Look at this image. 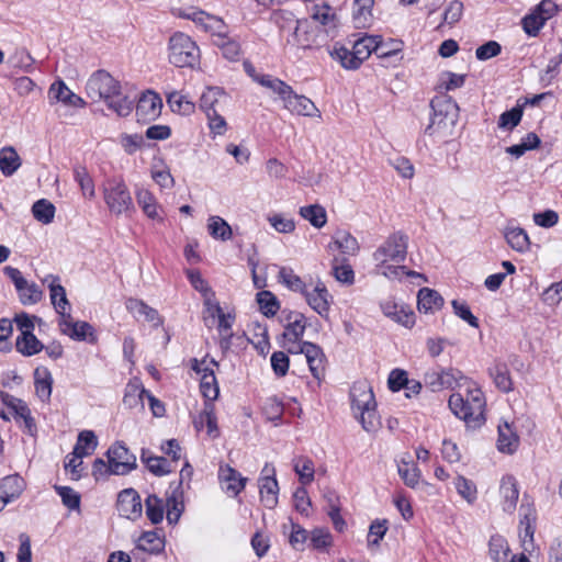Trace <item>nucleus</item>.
Instances as JSON below:
<instances>
[{"label": "nucleus", "mask_w": 562, "mask_h": 562, "mask_svg": "<svg viewBox=\"0 0 562 562\" xmlns=\"http://www.w3.org/2000/svg\"><path fill=\"white\" fill-rule=\"evenodd\" d=\"M463 390L453 392L448 401L452 414L469 428H479L485 423V396L474 381L461 382Z\"/></svg>", "instance_id": "1"}, {"label": "nucleus", "mask_w": 562, "mask_h": 562, "mask_svg": "<svg viewBox=\"0 0 562 562\" xmlns=\"http://www.w3.org/2000/svg\"><path fill=\"white\" fill-rule=\"evenodd\" d=\"M86 91L91 100H103L119 116H127L133 110V100L122 94L121 83L104 70L95 71L88 79Z\"/></svg>", "instance_id": "2"}, {"label": "nucleus", "mask_w": 562, "mask_h": 562, "mask_svg": "<svg viewBox=\"0 0 562 562\" xmlns=\"http://www.w3.org/2000/svg\"><path fill=\"white\" fill-rule=\"evenodd\" d=\"M407 248V235L402 232L391 234L373 252L375 272L387 279H401Z\"/></svg>", "instance_id": "3"}, {"label": "nucleus", "mask_w": 562, "mask_h": 562, "mask_svg": "<svg viewBox=\"0 0 562 562\" xmlns=\"http://www.w3.org/2000/svg\"><path fill=\"white\" fill-rule=\"evenodd\" d=\"M432 114L425 134L439 140L450 137L459 117L458 104L448 95L435 97L430 102Z\"/></svg>", "instance_id": "4"}, {"label": "nucleus", "mask_w": 562, "mask_h": 562, "mask_svg": "<svg viewBox=\"0 0 562 562\" xmlns=\"http://www.w3.org/2000/svg\"><path fill=\"white\" fill-rule=\"evenodd\" d=\"M351 408L362 428L372 432L380 427L374 394L367 382H357L350 390Z\"/></svg>", "instance_id": "5"}, {"label": "nucleus", "mask_w": 562, "mask_h": 562, "mask_svg": "<svg viewBox=\"0 0 562 562\" xmlns=\"http://www.w3.org/2000/svg\"><path fill=\"white\" fill-rule=\"evenodd\" d=\"M199 59V46L189 35L176 32L169 37L168 60L171 65L179 68L194 67Z\"/></svg>", "instance_id": "6"}, {"label": "nucleus", "mask_w": 562, "mask_h": 562, "mask_svg": "<svg viewBox=\"0 0 562 562\" xmlns=\"http://www.w3.org/2000/svg\"><path fill=\"white\" fill-rule=\"evenodd\" d=\"M103 199L111 213L116 215L133 209V200L125 181L121 177L108 179L102 186Z\"/></svg>", "instance_id": "7"}, {"label": "nucleus", "mask_w": 562, "mask_h": 562, "mask_svg": "<svg viewBox=\"0 0 562 562\" xmlns=\"http://www.w3.org/2000/svg\"><path fill=\"white\" fill-rule=\"evenodd\" d=\"M301 294L314 312L323 318L328 317L333 296L326 284L319 278H310L306 288Z\"/></svg>", "instance_id": "8"}, {"label": "nucleus", "mask_w": 562, "mask_h": 562, "mask_svg": "<svg viewBox=\"0 0 562 562\" xmlns=\"http://www.w3.org/2000/svg\"><path fill=\"white\" fill-rule=\"evenodd\" d=\"M4 273L13 282L19 294L20 302L23 305H34L42 300L43 291L41 288L34 282H29L18 268L7 266L4 268Z\"/></svg>", "instance_id": "9"}, {"label": "nucleus", "mask_w": 562, "mask_h": 562, "mask_svg": "<svg viewBox=\"0 0 562 562\" xmlns=\"http://www.w3.org/2000/svg\"><path fill=\"white\" fill-rule=\"evenodd\" d=\"M3 405L10 409V414L22 430L30 436H34L37 431L36 423L32 416L31 409L20 398L9 394H1Z\"/></svg>", "instance_id": "10"}, {"label": "nucleus", "mask_w": 562, "mask_h": 562, "mask_svg": "<svg viewBox=\"0 0 562 562\" xmlns=\"http://www.w3.org/2000/svg\"><path fill=\"white\" fill-rule=\"evenodd\" d=\"M520 495V486L513 474H504L499 479L497 488V502L502 512L514 515Z\"/></svg>", "instance_id": "11"}, {"label": "nucleus", "mask_w": 562, "mask_h": 562, "mask_svg": "<svg viewBox=\"0 0 562 562\" xmlns=\"http://www.w3.org/2000/svg\"><path fill=\"white\" fill-rule=\"evenodd\" d=\"M108 459L110 472L115 475H125L136 468V457L120 442L110 447Z\"/></svg>", "instance_id": "12"}, {"label": "nucleus", "mask_w": 562, "mask_h": 562, "mask_svg": "<svg viewBox=\"0 0 562 562\" xmlns=\"http://www.w3.org/2000/svg\"><path fill=\"white\" fill-rule=\"evenodd\" d=\"M260 501L267 508H274L278 505L279 484L276 479L273 465L266 463L259 477Z\"/></svg>", "instance_id": "13"}, {"label": "nucleus", "mask_w": 562, "mask_h": 562, "mask_svg": "<svg viewBox=\"0 0 562 562\" xmlns=\"http://www.w3.org/2000/svg\"><path fill=\"white\" fill-rule=\"evenodd\" d=\"M558 10L553 0H542L535 11L522 20L524 30L528 35L536 36L544 23L551 19Z\"/></svg>", "instance_id": "14"}, {"label": "nucleus", "mask_w": 562, "mask_h": 562, "mask_svg": "<svg viewBox=\"0 0 562 562\" xmlns=\"http://www.w3.org/2000/svg\"><path fill=\"white\" fill-rule=\"evenodd\" d=\"M218 482L222 490L231 497H236L246 486L247 477L228 464L218 468Z\"/></svg>", "instance_id": "15"}, {"label": "nucleus", "mask_w": 562, "mask_h": 562, "mask_svg": "<svg viewBox=\"0 0 562 562\" xmlns=\"http://www.w3.org/2000/svg\"><path fill=\"white\" fill-rule=\"evenodd\" d=\"M317 37V30L312 25L307 19L296 20L295 27L288 38V44L301 48H311Z\"/></svg>", "instance_id": "16"}, {"label": "nucleus", "mask_w": 562, "mask_h": 562, "mask_svg": "<svg viewBox=\"0 0 562 562\" xmlns=\"http://www.w3.org/2000/svg\"><path fill=\"white\" fill-rule=\"evenodd\" d=\"M381 310L386 317L406 328H412L415 325L413 310L403 302L386 300L381 304Z\"/></svg>", "instance_id": "17"}, {"label": "nucleus", "mask_w": 562, "mask_h": 562, "mask_svg": "<svg viewBox=\"0 0 562 562\" xmlns=\"http://www.w3.org/2000/svg\"><path fill=\"white\" fill-rule=\"evenodd\" d=\"M283 108L295 115L317 119L322 116L321 111L310 98L297 94L294 90L285 100Z\"/></svg>", "instance_id": "18"}, {"label": "nucleus", "mask_w": 562, "mask_h": 562, "mask_svg": "<svg viewBox=\"0 0 562 562\" xmlns=\"http://www.w3.org/2000/svg\"><path fill=\"white\" fill-rule=\"evenodd\" d=\"M142 501L135 490L126 488L119 494L117 512L122 517L135 520L142 515Z\"/></svg>", "instance_id": "19"}, {"label": "nucleus", "mask_w": 562, "mask_h": 562, "mask_svg": "<svg viewBox=\"0 0 562 562\" xmlns=\"http://www.w3.org/2000/svg\"><path fill=\"white\" fill-rule=\"evenodd\" d=\"M58 325L61 333L74 340H95L93 327L87 322H74L70 313L60 318Z\"/></svg>", "instance_id": "20"}, {"label": "nucleus", "mask_w": 562, "mask_h": 562, "mask_svg": "<svg viewBox=\"0 0 562 562\" xmlns=\"http://www.w3.org/2000/svg\"><path fill=\"white\" fill-rule=\"evenodd\" d=\"M162 108L160 97L153 92L147 91L143 93L136 105V115L138 120L153 121L159 116Z\"/></svg>", "instance_id": "21"}, {"label": "nucleus", "mask_w": 562, "mask_h": 562, "mask_svg": "<svg viewBox=\"0 0 562 562\" xmlns=\"http://www.w3.org/2000/svg\"><path fill=\"white\" fill-rule=\"evenodd\" d=\"M308 12L311 19L314 22L321 24L326 30V32L336 29L338 25V15L336 9L325 1L314 3L308 9Z\"/></svg>", "instance_id": "22"}, {"label": "nucleus", "mask_w": 562, "mask_h": 562, "mask_svg": "<svg viewBox=\"0 0 562 562\" xmlns=\"http://www.w3.org/2000/svg\"><path fill=\"white\" fill-rule=\"evenodd\" d=\"M352 49L360 66L373 52H380V56H386L389 54L387 52L382 50L381 37L378 35H364L360 37L355 42Z\"/></svg>", "instance_id": "23"}, {"label": "nucleus", "mask_w": 562, "mask_h": 562, "mask_svg": "<svg viewBox=\"0 0 562 562\" xmlns=\"http://www.w3.org/2000/svg\"><path fill=\"white\" fill-rule=\"evenodd\" d=\"M228 100L225 91L220 87H207L200 98V109L209 114L210 112H223Z\"/></svg>", "instance_id": "24"}, {"label": "nucleus", "mask_w": 562, "mask_h": 562, "mask_svg": "<svg viewBox=\"0 0 562 562\" xmlns=\"http://www.w3.org/2000/svg\"><path fill=\"white\" fill-rule=\"evenodd\" d=\"M196 430L206 429V435L212 438L220 437V429L217 426V417L215 414L214 403L205 402L203 409L198 414L193 420Z\"/></svg>", "instance_id": "25"}, {"label": "nucleus", "mask_w": 562, "mask_h": 562, "mask_svg": "<svg viewBox=\"0 0 562 562\" xmlns=\"http://www.w3.org/2000/svg\"><path fill=\"white\" fill-rule=\"evenodd\" d=\"M48 98L50 101L61 102L74 108H83L86 105L85 100L74 93L63 80H57L50 85Z\"/></svg>", "instance_id": "26"}, {"label": "nucleus", "mask_w": 562, "mask_h": 562, "mask_svg": "<svg viewBox=\"0 0 562 562\" xmlns=\"http://www.w3.org/2000/svg\"><path fill=\"white\" fill-rule=\"evenodd\" d=\"M135 196L138 206L148 218L162 221L161 206L153 192L146 188L136 187Z\"/></svg>", "instance_id": "27"}, {"label": "nucleus", "mask_w": 562, "mask_h": 562, "mask_svg": "<svg viewBox=\"0 0 562 562\" xmlns=\"http://www.w3.org/2000/svg\"><path fill=\"white\" fill-rule=\"evenodd\" d=\"M328 249L331 251L338 250L342 255L355 256L358 254L360 247L356 237L348 231L338 229L334 233Z\"/></svg>", "instance_id": "28"}, {"label": "nucleus", "mask_w": 562, "mask_h": 562, "mask_svg": "<svg viewBox=\"0 0 562 562\" xmlns=\"http://www.w3.org/2000/svg\"><path fill=\"white\" fill-rule=\"evenodd\" d=\"M375 0H353L352 23L357 29H366L373 23L372 9Z\"/></svg>", "instance_id": "29"}, {"label": "nucleus", "mask_w": 562, "mask_h": 562, "mask_svg": "<svg viewBox=\"0 0 562 562\" xmlns=\"http://www.w3.org/2000/svg\"><path fill=\"white\" fill-rule=\"evenodd\" d=\"M147 393L138 380L130 381L125 386L123 405L130 409L143 411Z\"/></svg>", "instance_id": "30"}, {"label": "nucleus", "mask_w": 562, "mask_h": 562, "mask_svg": "<svg viewBox=\"0 0 562 562\" xmlns=\"http://www.w3.org/2000/svg\"><path fill=\"white\" fill-rule=\"evenodd\" d=\"M24 488L25 482L18 474L8 475L0 480V496L5 505L20 497Z\"/></svg>", "instance_id": "31"}, {"label": "nucleus", "mask_w": 562, "mask_h": 562, "mask_svg": "<svg viewBox=\"0 0 562 562\" xmlns=\"http://www.w3.org/2000/svg\"><path fill=\"white\" fill-rule=\"evenodd\" d=\"M519 445V437L507 422L498 425L497 448L503 453H514Z\"/></svg>", "instance_id": "32"}, {"label": "nucleus", "mask_w": 562, "mask_h": 562, "mask_svg": "<svg viewBox=\"0 0 562 562\" xmlns=\"http://www.w3.org/2000/svg\"><path fill=\"white\" fill-rule=\"evenodd\" d=\"M194 23L200 26L203 31L209 32L218 37H226L227 26L224 21L215 15L201 11L198 19H194Z\"/></svg>", "instance_id": "33"}, {"label": "nucleus", "mask_w": 562, "mask_h": 562, "mask_svg": "<svg viewBox=\"0 0 562 562\" xmlns=\"http://www.w3.org/2000/svg\"><path fill=\"white\" fill-rule=\"evenodd\" d=\"M303 355L313 376L319 379L324 371V353L322 349L313 342L305 341L303 347Z\"/></svg>", "instance_id": "34"}, {"label": "nucleus", "mask_w": 562, "mask_h": 562, "mask_svg": "<svg viewBox=\"0 0 562 562\" xmlns=\"http://www.w3.org/2000/svg\"><path fill=\"white\" fill-rule=\"evenodd\" d=\"M35 394L42 402H47L52 395L53 376L47 368H36L34 371Z\"/></svg>", "instance_id": "35"}, {"label": "nucleus", "mask_w": 562, "mask_h": 562, "mask_svg": "<svg viewBox=\"0 0 562 562\" xmlns=\"http://www.w3.org/2000/svg\"><path fill=\"white\" fill-rule=\"evenodd\" d=\"M126 308L136 317H144L145 321L153 324V326L157 327L161 325L162 321L158 314V312L145 304L143 301L137 299H128L126 301Z\"/></svg>", "instance_id": "36"}, {"label": "nucleus", "mask_w": 562, "mask_h": 562, "mask_svg": "<svg viewBox=\"0 0 562 562\" xmlns=\"http://www.w3.org/2000/svg\"><path fill=\"white\" fill-rule=\"evenodd\" d=\"M288 321L289 323L283 331V341L295 342L296 340H300L305 333V316L301 313H291Z\"/></svg>", "instance_id": "37"}, {"label": "nucleus", "mask_w": 562, "mask_h": 562, "mask_svg": "<svg viewBox=\"0 0 562 562\" xmlns=\"http://www.w3.org/2000/svg\"><path fill=\"white\" fill-rule=\"evenodd\" d=\"M258 85L268 89L271 93L276 94L278 99L284 104L285 100L289 98L290 93H292V87L289 86L283 80L273 77L272 75H267L266 77L258 78Z\"/></svg>", "instance_id": "38"}, {"label": "nucleus", "mask_w": 562, "mask_h": 562, "mask_svg": "<svg viewBox=\"0 0 562 562\" xmlns=\"http://www.w3.org/2000/svg\"><path fill=\"white\" fill-rule=\"evenodd\" d=\"M136 548L150 554H158L165 548V540L157 531H145L137 539Z\"/></svg>", "instance_id": "39"}, {"label": "nucleus", "mask_w": 562, "mask_h": 562, "mask_svg": "<svg viewBox=\"0 0 562 562\" xmlns=\"http://www.w3.org/2000/svg\"><path fill=\"white\" fill-rule=\"evenodd\" d=\"M278 281L288 290L296 293H302L308 282H305L294 270L290 267H279Z\"/></svg>", "instance_id": "40"}, {"label": "nucleus", "mask_w": 562, "mask_h": 562, "mask_svg": "<svg viewBox=\"0 0 562 562\" xmlns=\"http://www.w3.org/2000/svg\"><path fill=\"white\" fill-rule=\"evenodd\" d=\"M453 486L458 493V495L467 502L469 505H473L477 501V486L476 484L465 477L464 475L458 474L453 479Z\"/></svg>", "instance_id": "41"}, {"label": "nucleus", "mask_w": 562, "mask_h": 562, "mask_svg": "<svg viewBox=\"0 0 562 562\" xmlns=\"http://www.w3.org/2000/svg\"><path fill=\"white\" fill-rule=\"evenodd\" d=\"M417 299L418 310L424 313L435 312L439 310L443 303L440 294L428 288L420 289Z\"/></svg>", "instance_id": "42"}, {"label": "nucleus", "mask_w": 562, "mask_h": 562, "mask_svg": "<svg viewBox=\"0 0 562 562\" xmlns=\"http://www.w3.org/2000/svg\"><path fill=\"white\" fill-rule=\"evenodd\" d=\"M330 57L338 61L340 66L348 70H356L360 67L359 63L357 61L353 49L349 50L345 46L335 43L328 50Z\"/></svg>", "instance_id": "43"}, {"label": "nucleus", "mask_w": 562, "mask_h": 562, "mask_svg": "<svg viewBox=\"0 0 562 562\" xmlns=\"http://www.w3.org/2000/svg\"><path fill=\"white\" fill-rule=\"evenodd\" d=\"M507 244L518 252H526L530 247V239L525 229L520 227H507L505 229Z\"/></svg>", "instance_id": "44"}, {"label": "nucleus", "mask_w": 562, "mask_h": 562, "mask_svg": "<svg viewBox=\"0 0 562 562\" xmlns=\"http://www.w3.org/2000/svg\"><path fill=\"white\" fill-rule=\"evenodd\" d=\"M293 470L297 474L299 481L303 486L310 485L315 479L314 462L307 457L294 458Z\"/></svg>", "instance_id": "45"}, {"label": "nucleus", "mask_w": 562, "mask_h": 562, "mask_svg": "<svg viewBox=\"0 0 562 562\" xmlns=\"http://www.w3.org/2000/svg\"><path fill=\"white\" fill-rule=\"evenodd\" d=\"M209 234L217 240L226 241L233 237L231 225L221 216L212 215L207 218Z\"/></svg>", "instance_id": "46"}, {"label": "nucleus", "mask_w": 562, "mask_h": 562, "mask_svg": "<svg viewBox=\"0 0 562 562\" xmlns=\"http://www.w3.org/2000/svg\"><path fill=\"white\" fill-rule=\"evenodd\" d=\"M21 166V158L13 147H3L0 149V170L9 177L12 176Z\"/></svg>", "instance_id": "47"}, {"label": "nucleus", "mask_w": 562, "mask_h": 562, "mask_svg": "<svg viewBox=\"0 0 562 562\" xmlns=\"http://www.w3.org/2000/svg\"><path fill=\"white\" fill-rule=\"evenodd\" d=\"M74 179L80 187V190L85 198L89 200L95 198L94 181L86 167L80 165L74 167Z\"/></svg>", "instance_id": "48"}, {"label": "nucleus", "mask_w": 562, "mask_h": 562, "mask_svg": "<svg viewBox=\"0 0 562 562\" xmlns=\"http://www.w3.org/2000/svg\"><path fill=\"white\" fill-rule=\"evenodd\" d=\"M299 214L315 228H322L327 223L326 210L318 204L302 206Z\"/></svg>", "instance_id": "49"}, {"label": "nucleus", "mask_w": 562, "mask_h": 562, "mask_svg": "<svg viewBox=\"0 0 562 562\" xmlns=\"http://www.w3.org/2000/svg\"><path fill=\"white\" fill-rule=\"evenodd\" d=\"M509 546L503 536L494 535L488 542V554L494 562H508Z\"/></svg>", "instance_id": "50"}, {"label": "nucleus", "mask_w": 562, "mask_h": 562, "mask_svg": "<svg viewBox=\"0 0 562 562\" xmlns=\"http://www.w3.org/2000/svg\"><path fill=\"white\" fill-rule=\"evenodd\" d=\"M490 374L496 387L502 392H510L513 390V381L506 364L497 363L490 369Z\"/></svg>", "instance_id": "51"}, {"label": "nucleus", "mask_w": 562, "mask_h": 562, "mask_svg": "<svg viewBox=\"0 0 562 562\" xmlns=\"http://www.w3.org/2000/svg\"><path fill=\"white\" fill-rule=\"evenodd\" d=\"M15 347L16 350L25 357L37 355L44 349V345L34 334L18 336Z\"/></svg>", "instance_id": "52"}, {"label": "nucleus", "mask_w": 562, "mask_h": 562, "mask_svg": "<svg viewBox=\"0 0 562 562\" xmlns=\"http://www.w3.org/2000/svg\"><path fill=\"white\" fill-rule=\"evenodd\" d=\"M98 446L97 436L92 430H82L77 439L74 452L77 456L87 457L91 454Z\"/></svg>", "instance_id": "53"}, {"label": "nucleus", "mask_w": 562, "mask_h": 562, "mask_svg": "<svg viewBox=\"0 0 562 562\" xmlns=\"http://www.w3.org/2000/svg\"><path fill=\"white\" fill-rule=\"evenodd\" d=\"M146 516L151 524L157 525L162 521L165 516V504L161 498L151 494L148 495L146 501Z\"/></svg>", "instance_id": "54"}, {"label": "nucleus", "mask_w": 562, "mask_h": 562, "mask_svg": "<svg viewBox=\"0 0 562 562\" xmlns=\"http://www.w3.org/2000/svg\"><path fill=\"white\" fill-rule=\"evenodd\" d=\"M203 319L206 326L211 327L216 323V318L223 314L220 302L215 297V293L203 297Z\"/></svg>", "instance_id": "55"}, {"label": "nucleus", "mask_w": 562, "mask_h": 562, "mask_svg": "<svg viewBox=\"0 0 562 562\" xmlns=\"http://www.w3.org/2000/svg\"><path fill=\"white\" fill-rule=\"evenodd\" d=\"M463 381H472L471 379L464 376L461 371L456 369L442 370L440 371V382L442 389H457L458 391H462Z\"/></svg>", "instance_id": "56"}, {"label": "nucleus", "mask_w": 562, "mask_h": 562, "mask_svg": "<svg viewBox=\"0 0 562 562\" xmlns=\"http://www.w3.org/2000/svg\"><path fill=\"white\" fill-rule=\"evenodd\" d=\"M167 101L173 112H178L184 115H189L194 112V102H192L187 95L181 94L180 92H171L168 95Z\"/></svg>", "instance_id": "57"}, {"label": "nucleus", "mask_w": 562, "mask_h": 562, "mask_svg": "<svg viewBox=\"0 0 562 562\" xmlns=\"http://www.w3.org/2000/svg\"><path fill=\"white\" fill-rule=\"evenodd\" d=\"M50 302L55 311L59 314L60 318L69 314L70 303L66 295V290L63 285L52 286L49 292Z\"/></svg>", "instance_id": "58"}, {"label": "nucleus", "mask_w": 562, "mask_h": 562, "mask_svg": "<svg viewBox=\"0 0 562 562\" xmlns=\"http://www.w3.org/2000/svg\"><path fill=\"white\" fill-rule=\"evenodd\" d=\"M33 216L43 224H49L54 220L55 206L49 201L42 199L32 207Z\"/></svg>", "instance_id": "59"}, {"label": "nucleus", "mask_w": 562, "mask_h": 562, "mask_svg": "<svg viewBox=\"0 0 562 562\" xmlns=\"http://www.w3.org/2000/svg\"><path fill=\"white\" fill-rule=\"evenodd\" d=\"M398 474L409 487H416L420 480L419 469L409 462L401 461L397 465Z\"/></svg>", "instance_id": "60"}, {"label": "nucleus", "mask_w": 562, "mask_h": 562, "mask_svg": "<svg viewBox=\"0 0 562 562\" xmlns=\"http://www.w3.org/2000/svg\"><path fill=\"white\" fill-rule=\"evenodd\" d=\"M257 302L259 304L260 311L266 316H274L280 307L276 295L270 291L258 292Z\"/></svg>", "instance_id": "61"}, {"label": "nucleus", "mask_w": 562, "mask_h": 562, "mask_svg": "<svg viewBox=\"0 0 562 562\" xmlns=\"http://www.w3.org/2000/svg\"><path fill=\"white\" fill-rule=\"evenodd\" d=\"M217 367L218 363L214 359H209L207 357H204L200 360H191V369L195 372L200 380L206 375L215 376V368Z\"/></svg>", "instance_id": "62"}, {"label": "nucleus", "mask_w": 562, "mask_h": 562, "mask_svg": "<svg viewBox=\"0 0 562 562\" xmlns=\"http://www.w3.org/2000/svg\"><path fill=\"white\" fill-rule=\"evenodd\" d=\"M269 224L281 234H290L295 229V222L293 218L288 217L283 214L276 213L268 216Z\"/></svg>", "instance_id": "63"}, {"label": "nucleus", "mask_w": 562, "mask_h": 562, "mask_svg": "<svg viewBox=\"0 0 562 562\" xmlns=\"http://www.w3.org/2000/svg\"><path fill=\"white\" fill-rule=\"evenodd\" d=\"M522 117V108L515 106L509 111H505L501 114L498 120V127L502 130H513L516 127Z\"/></svg>", "instance_id": "64"}]
</instances>
